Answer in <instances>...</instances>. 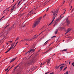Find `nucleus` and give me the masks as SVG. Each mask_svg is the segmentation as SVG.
Returning <instances> with one entry per match:
<instances>
[{
    "label": "nucleus",
    "instance_id": "nucleus-37",
    "mask_svg": "<svg viewBox=\"0 0 74 74\" xmlns=\"http://www.w3.org/2000/svg\"><path fill=\"white\" fill-rule=\"evenodd\" d=\"M59 67H60V66H58L56 67V69H58V68H59Z\"/></svg>",
    "mask_w": 74,
    "mask_h": 74
},
{
    "label": "nucleus",
    "instance_id": "nucleus-41",
    "mask_svg": "<svg viewBox=\"0 0 74 74\" xmlns=\"http://www.w3.org/2000/svg\"><path fill=\"white\" fill-rule=\"evenodd\" d=\"M20 4V1H19L18 3V5H19Z\"/></svg>",
    "mask_w": 74,
    "mask_h": 74
},
{
    "label": "nucleus",
    "instance_id": "nucleus-7",
    "mask_svg": "<svg viewBox=\"0 0 74 74\" xmlns=\"http://www.w3.org/2000/svg\"><path fill=\"white\" fill-rule=\"evenodd\" d=\"M71 28H68L67 30V32H66L65 33V34H67V33H69V32H70V31H71Z\"/></svg>",
    "mask_w": 74,
    "mask_h": 74
},
{
    "label": "nucleus",
    "instance_id": "nucleus-25",
    "mask_svg": "<svg viewBox=\"0 0 74 74\" xmlns=\"http://www.w3.org/2000/svg\"><path fill=\"white\" fill-rule=\"evenodd\" d=\"M64 67V66H62L60 67V69H63V68Z\"/></svg>",
    "mask_w": 74,
    "mask_h": 74
},
{
    "label": "nucleus",
    "instance_id": "nucleus-60",
    "mask_svg": "<svg viewBox=\"0 0 74 74\" xmlns=\"http://www.w3.org/2000/svg\"><path fill=\"white\" fill-rule=\"evenodd\" d=\"M69 65H70V62H69Z\"/></svg>",
    "mask_w": 74,
    "mask_h": 74
},
{
    "label": "nucleus",
    "instance_id": "nucleus-45",
    "mask_svg": "<svg viewBox=\"0 0 74 74\" xmlns=\"http://www.w3.org/2000/svg\"><path fill=\"white\" fill-rule=\"evenodd\" d=\"M74 9H73L72 10L71 12H73V10H74Z\"/></svg>",
    "mask_w": 74,
    "mask_h": 74
},
{
    "label": "nucleus",
    "instance_id": "nucleus-63",
    "mask_svg": "<svg viewBox=\"0 0 74 74\" xmlns=\"http://www.w3.org/2000/svg\"><path fill=\"white\" fill-rule=\"evenodd\" d=\"M55 55V54H54L53 55V56H54V55Z\"/></svg>",
    "mask_w": 74,
    "mask_h": 74
},
{
    "label": "nucleus",
    "instance_id": "nucleus-36",
    "mask_svg": "<svg viewBox=\"0 0 74 74\" xmlns=\"http://www.w3.org/2000/svg\"><path fill=\"white\" fill-rule=\"evenodd\" d=\"M57 25V23H56V24H55L54 25H53L54 26H56V25Z\"/></svg>",
    "mask_w": 74,
    "mask_h": 74
},
{
    "label": "nucleus",
    "instance_id": "nucleus-54",
    "mask_svg": "<svg viewBox=\"0 0 74 74\" xmlns=\"http://www.w3.org/2000/svg\"><path fill=\"white\" fill-rule=\"evenodd\" d=\"M9 70H8V71H7V73H8V71H9Z\"/></svg>",
    "mask_w": 74,
    "mask_h": 74
},
{
    "label": "nucleus",
    "instance_id": "nucleus-24",
    "mask_svg": "<svg viewBox=\"0 0 74 74\" xmlns=\"http://www.w3.org/2000/svg\"><path fill=\"white\" fill-rule=\"evenodd\" d=\"M20 64H21V63H20L18 65H17V66H16V68H18V67H19V65H20Z\"/></svg>",
    "mask_w": 74,
    "mask_h": 74
},
{
    "label": "nucleus",
    "instance_id": "nucleus-3",
    "mask_svg": "<svg viewBox=\"0 0 74 74\" xmlns=\"http://www.w3.org/2000/svg\"><path fill=\"white\" fill-rule=\"evenodd\" d=\"M33 14H36V12H32V11H31L28 14H27V16H29V15H32Z\"/></svg>",
    "mask_w": 74,
    "mask_h": 74
},
{
    "label": "nucleus",
    "instance_id": "nucleus-14",
    "mask_svg": "<svg viewBox=\"0 0 74 74\" xmlns=\"http://www.w3.org/2000/svg\"><path fill=\"white\" fill-rule=\"evenodd\" d=\"M36 50V48L34 49H31L30 51H31V52H34V51Z\"/></svg>",
    "mask_w": 74,
    "mask_h": 74
},
{
    "label": "nucleus",
    "instance_id": "nucleus-5",
    "mask_svg": "<svg viewBox=\"0 0 74 74\" xmlns=\"http://www.w3.org/2000/svg\"><path fill=\"white\" fill-rule=\"evenodd\" d=\"M34 63V60H33L32 61H30L28 63V64H33Z\"/></svg>",
    "mask_w": 74,
    "mask_h": 74
},
{
    "label": "nucleus",
    "instance_id": "nucleus-62",
    "mask_svg": "<svg viewBox=\"0 0 74 74\" xmlns=\"http://www.w3.org/2000/svg\"><path fill=\"white\" fill-rule=\"evenodd\" d=\"M15 46H15H15H14V47L13 48H14V47H15Z\"/></svg>",
    "mask_w": 74,
    "mask_h": 74
},
{
    "label": "nucleus",
    "instance_id": "nucleus-51",
    "mask_svg": "<svg viewBox=\"0 0 74 74\" xmlns=\"http://www.w3.org/2000/svg\"><path fill=\"white\" fill-rule=\"evenodd\" d=\"M22 0H20V2H21V1H22Z\"/></svg>",
    "mask_w": 74,
    "mask_h": 74
},
{
    "label": "nucleus",
    "instance_id": "nucleus-48",
    "mask_svg": "<svg viewBox=\"0 0 74 74\" xmlns=\"http://www.w3.org/2000/svg\"><path fill=\"white\" fill-rule=\"evenodd\" d=\"M22 26L23 27H25V25H24L23 26Z\"/></svg>",
    "mask_w": 74,
    "mask_h": 74
},
{
    "label": "nucleus",
    "instance_id": "nucleus-9",
    "mask_svg": "<svg viewBox=\"0 0 74 74\" xmlns=\"http://www.w3.org/2000/svg\"><path fill=\"white\" fill-rule=\"evenodd\" d=\"M41 34V33H40V34H39V35L37 36L36 37H35V36H36V35H35L34 36V38H37V37H38V36H40V34Z\"/></svg>",
    "mask_w": 74,
    "mask_h": 74
},
{
    "label": "nucleus",
    "instance_id": "nucleus-31",
    "mask_svg": "<svg viewBox=\"0 0 74 74\" xmlns=\"http://www.w3.org/2000/svg\"><path fill=\"white\" fill-rule=\"evenodd\" d=\"M65 12H66V10L64 12L62 15H63V14H64L65 13Z\"/></svg>",
    "mask_w": 74,
    "mask_h": 74
},
{
    "label": "nucleus",
    "instance_id": "nucleus-13",
    "mask_svg": "<svg viewBox=\"0 0 74 74\" xmlns=\"http://www.w3.org/2000/svg\"><path fill=\"white\" fill-rule=\"evenodd\" d=\"M30 40H31L26 39L23 40L21 41H29Z\"/></svg>",
    "mask_w": 74,
    "mask_h": 74
},
{
    "label": "nucleus",
    "instance_id": "nucleus-20",
    "mask_svg": "<svg viewBox=\"0 0 74 74\" xmlns=\"http://www.w3.org/2000/svg\"><path fill=\"white\" fill-rule=\"evenodd\" d=\"M14 26H15V27H16V25L14 24L11 27H10V29H12V27H14Z\"/></svg>",
    "mask_w": 74,
    "mask_h": 74
},
{
    "label": "nucleus",
    "instance_id": "nucleus-32",
    "mask_svg": "<svg viewBox=\"0 0 74 74\" xmlns=\"http://www.w3.org/2000/svg\"><path fill=\"white\" fill-rule=\"evenodd\" d=\"M8 70V68L7 69H5V71H7V70Z\"/></svg>",
    "mask_w": 74,
    "mask_h": 74
},
{
    "label": "nucleus",
    "instance_id": "nucleus-17",
    "mask_svg": "<svg viewBox=\"0 0 74 74\" xmlns=\"http://www.w3.org/2000/svg\"><path fill=\"white\" fill-rule=\"evenodd\" d=\"M30 52H31V50L30 51V50L29 51H28L25 54L26 55V54H27V53H28V54H30Z\"/></svg>",
    "mask_w": 74,
    "mask_h": 74
},
{
    "label": "nucleus",
    "instance_id": "nucleus-56",
    "mask_svg": "<svg viewBox=\"0 0 74 74\" xmlns=\"http://www.w3.org/2000/svg\"><path fill=\"white\" fill-rule=\"evenodd\" d=\"M44 63H43L42 64V65H44Z\"/></svg>",
    "mask_w": 74,
    "mask_h": 74
},
{
    "label": "nucleus",
    "instance_id": "nucleus-34",
    "mask_svg": "<svg viewBox=\"0 0 74 74\" xmlns=\"http://www.w3.org/2000/svg\"><path fill=\"white\" fill-rule=\"evenodd\" d=\"M8 25H7V26L5 27V28H7V27H8Z\"/></svg>",
    "mask_w": 74,
    "mask_h": 74
},
{
    "label": "nucleus",
    "instance_id": "nucleus-1",
    "mask_svg": "<svg viewBox=\"0 0 74 74\" xmlns=\"http://www.w3.org/2000/svg\"><path fill=\"white\" fill-rule=\"evenodd\" d=\"M58 10L57 9L56 10L52 11L51 12V13L52 14H53V20L48 25V26L51 25L52 23H53V22L55 20V18L56 15H57L58 14Z\"/></svg>",
    "mask_w": 74,
    "mask_h": 74
},
{
    "label": "nucleus",
    "instance_id": "nucleus-57",
    "mask_svg": "<svg viewBox=\"0 0 74 74\" xmlns=\"http://www.w3.org/2000/svg\"><path fill=\"white\" fill-rule=\"evenodd\" d=\"M48 10L49 9H47V11H48Z\"/></svg>",
    "mask_w": 74,
    "mask_h": 74
},
{
    "label": "nucleus",
    "instance_id": "nucleus-12",
    "mask_svg": "<svg viewBox=\"0 0 74 74\" xmlns=\"http://www.w3.org/2000/svg\"><path fill=\"white\" fill-rule=\"evenodd\" d=\"M14 47V45H11V47H10V48H9V49L11 50V49H12V48H13Z\"/></svg>",
    "mask_w": 74,
    "mask_h": 74
},
{
    "label": "nucleus",
    "instance_id": "nucleus-6",
    "mask_svg": "<svg viewBox=\"0 0 74 74\" xmlns=\"http://www.w3.org/2000/svg\"><path fill=\"white\" fill-rule=\"evenodd\" d=\"M16 3L13 6V7H12V8H11V10H11V12H12V11H13V10H14V8H15V5H16Z\"/></svg>",
    "mask_w": 74,
    "mask_h": 74
},
{
    "label": "nucleus",
    "instance_id": "nucleus-55",
    "mask_svg": "<svg viewBox=\"0 0 74 74\" xmlns=\"http://www.w3.org/2000/svg\"><path fill=\"white\" fill-rule=\"evenodd\" d=\"M14 1H15V0H14L13 1L12 3H14Z\"/></svg>",
    "mask_w": 74,
    "mask_h": 74
},
{
    "label": "nucleus",
    "instance_id": "nucleus-21",
    "mask_svg": "<svg viewBox=\"0 0 74 74\" xmlns=\"http://www.w3.org/2000/svg\"><path fill=\"white\" fill-rule=\"evenodd\" d=\"M19 37H17L15 41H17V40H19Z\"/></svg>",
    "mask_w": 74,
    "mask_h": 74
},
{
    "label": "nucleus",
    "instance_id": "nucleus-50",
    "mask_svg": "<svg viewBox=\"0 0 74 74\" xmlns=\"http://www.w3.org/2000/svg\"><path fill=\"white\" fill-rule=\"evenodd\" d=\"M72 7H73V6H71V8H72Z\"/></svg>",
    "mask_w": 74,
    "mask_h": 74
},
{
    "label": "nucleus",
    "instance_id": "nucleus-11",
    "mask_svg": "<svg viewBox=\"0 0 74 74\" xmlns=\"http://www.w3.org/2000/svg\"><path fill=\"white\" fill-rule=\"evenodd\" d=\"M5 32V31H2L1 33V36H2V35H3V34H5V33H4Z\"/></svg>",
    "mask_w": 74,
    "mask_h": 74
},
{
    "label": "nucleus",
    "instance_id": "nucleus-64",
    "mask_svg": "<svg viewBox=\"0 0 74 74\" xmlns=\"http://www.w3.org/2000/svg\"><path fill=\"white\" fill-rule=\"evenodd\" d=\"M22 25H23V23L22 24Z\"/></svg>",
    "mask_w": 74,
    "mask_h": 74
},
{
    "label": "nucleus",
    "instance_id": "nucleus-40",
    "mask_svg": "<svg viewBox=\"0 0 74 74\" xmlns=\"http://www.w3.org/2000/svg\"><path fill=\"white\" fill-rule=\"evenodd\" d=\"M54 74V73H53V72L50 73V74Z\"/></svg>",
    "mask_w": 74,
    "mask_h": 74
},
{
    "label": "nucleus",
    "instance_id": "nucleus-4",
    "mask_svg": "<svg viewBox=\"0 0 74 74\" xmlns=\"http://www.w3.org/2000/svg\"><path fill=\"white\" fill-rule=\"evenodd\" d=\"M66 22L67 23L68 25H69L70 23V21L68 19V18H67L66 20Z\"/></svg>",
    "mask_w": 74,
    "mask_h": 74
},
{
    "label": "nucleus",
    "instance_id": "nucleus-59",
    "mask_svg": "<svg viewBox=\"0 0 74 74\" xmlns=\"http://www.w3.org/2000/svg\"><path fill=\"white\" fill-rule=\"evenodd\" d=\"M50 72H47V73H49Z\"/></svg>",
    "mask_w": 74,
    "mask_h": 74
},
{
    "label": "nucleus",
    "instance_id": "nucleus-23",
    "mask_svg": "<svg viewBox=\"0 0 74 74\" xmlns=\"http://www.w3.org/2000/svg\"><path fill=\"white\" fill-rule=\"evenodd\" d=\"M48 40H47V41H46L45 43V45H46V44H47V43H48Z\"/></svg>",
    "mask_w": 74,
    "mask_h": 74
},
{
    "label": "nucleus",
    "instance_id": "nucleus-44",
    "mask_svg": "<svg viewBox=\"0 0 74 74\" xmlns=\"http://www.w3.org/2000/svg\"><path fill=\"white\" fill-rule=\"evenodd\" d=\"M15 70L14 69L13 70V72H15Z\"/></svg>",
    "mask_w": 74,
    "mask_h": 74
},
{
    "label": "nucleus",
    "instance_id": "nucleus-53",
    "mask_svg": "<svg viewBox=\"0 0 74 74\" xmlns=\"http://www.w3.org/2000/svg\"><path fill=\"white\" fill-rule=\"evenodd\" d=\"M2 19V18H1V19H0V21H1Z\"/></svg>",
    "mask_w": 74,
    "mask_h": 74
},
{
    "label": "nucleus",
    "instance_id": "nucleus-10",
    "mask_svg": "<svg viewBox=\"0 0 74 74\" xmlns=\"http://www.w3.org/2000/svg\"><path fill=\"white\" fill-rule=\"evenodd\" d=\"M58 30H59V29H57L55 31L54 33L55 34H57V33H58Z\"/></svg>",
    "mask_w": 74,
    "mask_h": 74
},
{
    "label": "nucleus",
    "instance_id": "nucleus-27",
    "mask_svg": "<svg viewBox=\"0 0 74 74\" xmlns=\"http://www.w3.org/2000/svg\"><path fill=\"white\" fill-rule=\"evenodd\" d=\"M10 50H9V49L7 51H6L5 53H7V52H9V51H10Z\"/></svg>",
    "mask_w": 74,
    "mask_h": 74
},
{
    "label": "nucleus",
    "instance_id": "nucleus-49",
    "mask_svg": "<svg viewBox=\"0 0 74 74\" xmlns=\"http://www.w3.org/2000/svg\"><path fill=\"white\" fill-rule=\"evenodd\" d=\"M51 44H52V43H51L49 45V46H50V45H51Z\"/></svg>",
    "mask_w": 74,
    "mask_h": 74
},
{
    "label": "nucleus",
    "instance_id": "nucleus-29",
    "mask_svg": "<svg viewBox=\"0 0 74 74\" xmlns=\"http://www.w3.org/2000/svg\"><path fill=\"white\" fill-rule=\"evenodd\" d=\"M67 68V67H66L63 70V71H64V70H65Z\"/></svg>",
    "mask_w": 74,
    "mask_h": 74
},
{
    "label": "nucleus",
    "instance_id": "nucleus-61",
    "mask_svg": "<svg viewBox=\"0 0 74 74\" xmlns=\"http://www.w3.org/2000/svg\"><path fill=\"white\" fill-rule=\"evenodd\" d=\"M61 69V71H62V69Z\"/></svg>",
    "mask_w": 74,
    "mask_h": 74
},
{
    "label": "nucleus",
    "instance_id": "nucleus-33",
    "mask_svg": "<svg viewBox=\"0 0 74 74\" xmlns=\"http://www.w3.org/2000/svg\"><path fill=\"white\" fill-rule=\"evenodd\" d=\"M25 8H28V6H26Z\"/></svg>",
    "mask_w": 74,
    "mask_h": 74
},
{
    "label": "nucleus",
    "instance_id": "nucleus-16",
    "mask_svg": "<svg viewBox=\"0 0 74 74\" xmlns=\"http://www.w3.org/2000/svg\"><path fill=\"white\" fill-rule=\"evenodd\" d=\"M49 63H50V60L49 59L47 61V64H49Z\"/></svg>",
    "mask_w": 74,
    "mask_h": 74
},
{
    "label": "nucleus",
    "instance_id": "nucleus-58",
    "mask_svg": "<svg viewBox=\"0 0 74 74\" xmlns=\"http://www.w3.org/2000/svg\"><path fill=\"white\" fill-rule=\"evenodd\" d=\"M62 64V65H63V66L64 65V64Z\"/></svg>",
    "mask_w": 74,
    "mask_h": 74
},
{
    "label": "nucleus",
    "instance_id": "nucleus-19",
    "mask_svg": "<svg viewBox=\"0 0 74 74\" xmlns=\"http://www.w3.org/2000/svg\"><path fill=\"white\" fill-rule=\"evenodd\" d=\"M67 50V49H64L63 50H62V52H63V51H66Z\"/></svg>",
    "mask_w": 74,
    "mask_h": 74
},
{
    "label": "nucleus",
    "instance_id": "nucleus-22",
    "mask_svg": "<svg viewBox=\"0 0 74 74\" xmlns=\"http://www.w3.org/2000/svg\"><path fill=\"white\" fill-rule=\"evenodd\" d=\"M69 74V72L68 71H66V73H64V74Z\"/></svg>",
    "mask_w": 74,
    "mask_h": 74
},
{
    "label": "nucleus",
    "instance_id": "nucleus-30",
    "mask_svg": "<svg viewBox=\"0 0 74 74\" xmlns=\"http://www.w3.org/2000/svg\"><path fill=\"white\" fill-rule=\"evenodd\" d=\"M17 67L16 66L14 68V69L15 70H16V69H17Z\"/></svg>",
    "mask_w": 74,
    "mask_h": 74
},
{
    "label": "nucleus",
    "instance_id": "nucleus-26",
    "mask_svg": "<svg viewBox=\"0 0 74 74\" xmlns=\"http://www.w3.org/2000/svg\"><path fill=\"white\" fill-rule=\"evenodd\" d=\"M56 37V36H53L51 37V38H55Z\"/></svg>",
    "mask_w": 74,
    "mask_h": 74
},
{
    "label": "nucleus",
    "instance_id": "nucleus-42",
    "mask_svg": "<svg viewBox=\"0 0 74 74\" xmlns=\"http://www.w3.org/2000/svg\"><path fill=\"white\" fill-rule=\"evenodd\" d=\"M18 41L16 43L15 46H16V44H18Z\"/></svg>",
    "mask_w": 74,
    "mask_h": 74
},
{
    "label": "nucleus",
    "instance_id": "nucleus-38",
    "mask_svg": "<svg viewBox=\"0 0 74 74\" xmlns=\"http://www.w3.org/2000/svg\"><path fill=\"white\" fill-rule=\"evenodd\" d=\"M9 42H10L11 43H12V41H9Z\"/></svg>",
    "mask_w": 74,
    "mask_h": 74
},
{
    "label": "nucleus",
    "instance_id": "nucleus-2",
    "mask_svg": "<svg viewBox=\"0 0 74 74\" xmlns=\"http://www.w3.org/2000/svg\"><path fill=\"white\" fill-rule=\"evenodd\" d=\"M41 19H42V17H40L37 19L36 21L34 23L33 26L32 27L33 28L35 27L37 25H38V24L40 23Z\"/></svg>",
    "mask_w": 74,
    "mask_h": 74
},
{
    "label": "nucleus",
    "instance_id": "nucleus-46",
    "mask_svg": "<svg viewBox=\"0 0 74 74\" xmlns=\"http://www.w3.org/2000/svg\"><path fill=\"white\" fill-rule=\"evenodd\" d=\"M40 66L41 65H42V63H41L40 64Z\"/></svg>",
    "mask_w": 74,
    "mask_h": 74
},
{
    "label": "nucleus",
    "instance_id": "nucleus-18",
    "mask_svg": "<svg viewBox=\"0 0 74 74\" xmlns=\"http://www.w3.org/2000/svg\"><path fill=\"white\" fill-rule=\"evenodd\" d=\"M51 49H52V48L50 49L49 50H47V51H45V53H47V52H49V51H50V50H51Z\"/></svg>",
    "mask_w": 74,
    "mask_h": 74
},
{
    "label": "nucleus",
    "instance_id": "nucleus-47",
    "mask_svg": "<svg viewBox=\"0 0 74 74\" xmlns=\"http://www.w3.org/2000/svg\"><path fill=\"white\" fill-rule=\"evenodd\" d=\"M5 17V16H4L2 18H4Z\"/></svg>",
    "mask_w": 74,
    "mask_h": 74
},
{
    "label": "nucleus",
    "instance_id": "nucleus-43",
    "mask_svg": "<svg viewBox=\"0 0 74 74\" xmlns=\"http://www.w3.org/2000/svg\"><path fill=\"white\" fill-rule=\"evenodd\" d=\"M62 66V64H61L60 65H59V66Z\"/></svg>",
    "mask_w": 74,
    "mask_h": 74
},
{
    "label": "nucleus",
    "instance_id": "nucleus-8",
    "mask_svg": "<svg viewBox=\"0 0 74 74\" xmlns=\"http://www.w3.org/2000/svg\"><path fill=\"white\" fill-rule=\"evenodd\" d=\"M16 58H13L10 62V63H12V62H14V60H15L16 59Z\"/></svg>",
    "mask_w": 74,
    "mask_h": 74
},
{
    "label": "nucleus",
    "instance_id": "nucleus-52",
    "mask_svg": "<svg viewBox=\"0 0 74 74\" xmlns=\"http://www.w3.org/2000/svg\"><path fill=\"white\" fill-rule=\"evenodd\" d=\"M48 73L47 72L46 73H45V74H47Z\"/></svg>",
    "mask_w": 74,
    "mask_h": 74
},
{
    "label": "nucleus",
    "instance_id": "nucleus-35",
    "mask_svg": "<svg viewBox=\"0 0 74 74\" xmlns=\"http://www.w3.org/2000/svg\"><path fill=\"white\" fill-rule=\"evenodd\" d=\"M13 66H12V67H11L9 69V70H10L11 69H12V68L13 67Z\"/></svg>",
    "mask_w": 74,
    "mask_h": 74
},
{
    "label": "nucleus",
    "instance_id": "nucleus-39",
    "mask_svg": "<svg viewBox=\"0 0 74 74\" xmlns=\"http://www.w3.org/2000/svg\"><path fill=\"white\" fill-rule=\"evenodd\" d=\"M14 44H15V42H14L13 43H12V45H13L14 46Z\"/></svg>",
    "mask_w": 74,
    "mask_h": 74
},
{
    "label": "nucleus",
    "instance_id": "nucleus-28",
    "mask_svg": "<svg viewBox=\"0 0 74 74\" xmlns=\"http://www.w3.org/2000/svg\"><path fill=\"white\" fill-rule=\"evenodd\" d=\"M72 66H73V67H74V62H73V63L72 64Z\"/></svg>",
    "mask_w": 74,
    "mask_h": 74
},
{
    "label": "nucleus",
    "instance_id": "nucleus-15",
    "mask_svg": "<svg viewBox=\"0 0 74 74\" xmlns=\"http://www.w3.org/2000/svg\"><path fill=\"white\" fill-rule=\"evenodd\" d=\"M8 8L6 9L3 12L2 14H4V13H5V11H8Z\"/></svg>",
    "mask_w": 74,
    "mask_h": 74
}]
</instances>
